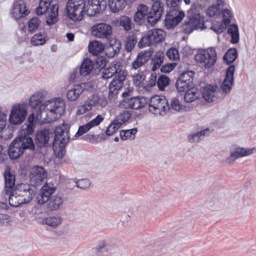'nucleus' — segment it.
I'll use <instances>...</instances> for the list:
<instances>
[{"label":"nucleus","instance_id":"nucleus-43","mask_svg":"<svg viewBox=\"0 0 256 256\" xmlns=\"http://www.w3.org/2000/svg\"><path fill=\"white\" fill-rule=\"evenodd\" d=\"M120 24L126 31L130 30L132 28V23L130 18L123 16L120 18Z\"/></svg>","mask_w":256,"mask_h":256},{"label":"nucleus","instance_id":"nucleus-1","mask_svg":"<svg viewBox=\"0 0 256 256\" xmlns=\"http://www.w3.org/2000/svg\"><path fill=\"white\" fill-rule=\"evenodd\" d=\"M104 0H68L66 6L68 18L73 22L82 20L86 13L92 16L105 10Z\"/></svg>","mask_w":256,"mask_h":256},{"label":"nucleus","instance_id":"nucleus-25","mask_svg":"<svg viewBox=\"0 0 256 256\" xmlns=\"http://www.w3.org/2000/svg\"><path fill=\"white\" fill-rule=\"evenodd\" d=\"M120 66H122L118 62H113L111 66L106 68L105 72H102V78L108 79L114 76V77H118V74H119L120 72H126L125 70H122L120 69Z\"/></svg>","mask_w":256,"mask_h":256},{"label":"nucleus","instance_id":"nucleus-20","mask_svg":"<svg viewBox=\"0 0 256 256\" xmlns=\"http://www.w3.org/2000/svg\"><path fill=\"white\" fill-rule=\"evenodd\" d=\"M53 136V134L48 129H42L38 132L35 136V143L38 148L48 146L50 136Z\"/></svg>","mask_w":256,"mask_h":256},{"label":"nucleus","instance_id":"nucleus-11","mask_svg":"<svg viewBox=\"0 0 256 256\" xmlns=\"http://www.w3.org/2000/svg\"><path fill=\"white\" fill-rule=\"evenodd\" d=\"M116 246L110 239L101 240L90 251V256H108L115 250Z\"/></svg>","mask_w":256,"mask_h":256},{"label":"nucleus","instance_id":"nucleus-32","mask_svg":"<svg viewBox=\"0 0 256 256\" xmlns=\"http://www.w3.org/2000/svg\"><path fill=\"white\" fill-rule=\"evenodd\" d=\"M93 62L90 59L84 60L80 68V74L82 76H86L90 74L93 69Z\"/></svg>","mask_w":256,"mask_h":256},{"label":"nucleus","instance_id":"nucleus-51","mask_svg":"<svg viewBox=\"0 0 256 256\" xmlns=\"http://www.w3.org/2000/svg\"><path fill=\"white\" fill-rule=\"evenodd\" d=\"M56 190V188L52 184L46 183L40 189V192L42 193V194L46 195L50 198L51 195L54 193Z\"/></svg>","mask_w":256,"mask_h":256},{"label":"nucleus","instance_id":"nucleus-24","mask_svg":"<svg viewBox=\"0 0 256 256\" xmlns=\"http://www.w3.org/2000/svg\"><path fill=\"white\" fill-rule=\"evenodd\" d=\"M87 84L86 83H81L75 85L74 88L68 90L66 94L68 99L70 101L76 100L86 89V86Z\"/></svg>","mask_w":256,"mask_h":256},{"label":"nucleus","instance_id":"nucleus-26","mask_svg":"<svg viewBox=\"0 0 256 256\" xmlns=\"http://www.w3.org/2000/svg\"><path fill=\"white\" fill-rule=\"evenodd\" d=\"M216 88L217 86L214 87L212 85H208L205 86L202 91L203 98L208 102L216 100Z\"/></svg>","mask_w":256,"mask_h":256},{"label":"nucleus","instance_id":"nucleus-8","mask_svg":"<svg viewBox=\"0 0 256 256\" xmlns=\"http://www.w3.org/2000/svg\"><path fill=\"white\" fill-rule=\"evenodd\" d=\"M52 0H40L39 6L36 9L38 15H42L48 13L46 22L48 26L56 24L58 20V5L54 4L50 6Z\"/></svg>","mask_w":256,"mask_h":256},{"label":"nucleus","instance_id":"nucleus-27","mask_svg":"<svg viewBox=\"0 0 256 256\" xmlns=\"http://www.w3.org/2000/svg\"><path fill=\"white\" fill-rule=\"evenodd\" d=\"M63 203L64 200L61 196L54 195L49 198L47 208L50 211L57 210L60 208Z\"/></svg>","mask_w":256,"mask_h":256},{"label":"nucleus","instance_id":"nucleus-21","mask_svg":"<svg viewBox=\"0 0 256 256\" xmlns=\"http://www.w3.org/2000/svg\"><path fill=\"white\" fill-rule=\"evenodd\" d=\"M29 13L26 4L21 0L14 2L11 12L12 16L15 20L19 19L28 15Z\"/></svg>","mask_w":256,"mask_h":256},{"label":"nucleus","instance_id":"nucleus-19","mask_svg":"<svg viewBox=\"0 0 256 256\" xmlns=\"http://www.w3.org/2000/svg\"><path fill=\"white\" fill-rule=\"evenodd\" d=\"M126 76V72H120L118 77H114L109 84V96L117 94L118 91L122 88L124 81Z\"/></svg>","mask_w":256,"mask_h":256},{"label":"nucleus","instance_id":"nucleus-56","mask_svg":"<svg viewBox=\"0 0 256 256\" xmlns=\"http://www.w3.org/2000/svg\"><path fill=\"white\" fill-rule=\"evenodd\" d=\"M222 12L223 16V20L222 22L228 26L232 18V15L230 11L226 8L223 10Z\"/></svg>","mask_w":256,"mask_h":256},{"label":"nucleus","instance_id":"nucleus-5","mask_svg":"<svg viewBox=\"0 0 256 256\" xmlns=\"http://www.w3.org/2000/svg\"><path fill=\"white\" fill-rule=\"evenodd\" d=\"M69 134L66 126L56 128L52 144L54 154L57 158H61L64 156L65 147L70 140Z\"/></svg>","mask_w":256,"mask_h":256},{"label":"nucleus","instance_id":"nucleus-49","mask_svg":"<svg viewBox=\"0 0 256 256\" xmlns=\"http://www.w3.org/2000/svg\"><path fill=\"white\" fill-rule=\"evenodd\" d=\"M223 1L224 0H218V4L209 6L206 12L207 16L212 17L217 14H219L220 13V2H223Z\"/></svg>","mask_w":256,"mask_h":256},{"label":"nucleus","instance_id":"nucleus-53","mask_svg":"<svg viewBox=\"0 0 256 256\" xmlns=\"http://www.w3.org/2000/svg\"><path fill=\"white\" fill-rule=\"evenodd\" d=\"M40 20L38 17L32 18L28 22V30L30 32H35L40 26Z\"/></svg>","mask_w":256,"mask_h":256},{"label":"nucleus","instance_id":"nucleus-18","mask_svg":"<svg viewBox=\"0 0 256 256\" xmlns=\"http://www.w3.org/2000/svg\"><path fill=\"white\" fill-rule=\"evenodd\" d=\"M234 70L235 66L233 64L227 68L225 78L220 87L223 94H227L230 92L234 81Z\"/></svg>","mask_w":256,"mask_h":256},{"label":"nucleus","instance_id":"nucleus-16","mask_svg":"<svg viewBox=\"0 0 256 256\" xmlns=\"http://www.w3.org/2000/svg\"><path fill=\"white\" fill-rule=\"evenodd\" d=\"M46 176V172L42 167L38 166H34L29 175L31 186L33 187L40 184Z\"/></svg>","mask_w":256,"mask_h":256},{"label":"nucleus","instance_id":"nucleus-34","mask_svg":"<svg viewBox=\"0 0 256 256\" xmlns=\"http://www.w3.org/2000/svg\"><path fill=\"white\" fill-rule=\"evenodd\" d=\"M34 116L33 114H30L26 123L22 126L24 134H26L30 135L34 132L35 128V124L34 122Z\"/></svg>","mask_w":256,"mask_h":256},{"label":"nucleus","instance_id":"nucleus-40","mask_svg":"<svg viewBox=\"0 0 256 256\" xmlns=\"http://www.w3.org/2000/svg\"><path fill=\"white\" fill-rule=\"evenodd\" d=\"M236 200L237 202L238 206L244 207L250 204L249 197L243 193H240L235 196Z\"/></svg>","mask_w":256,"mask_h":256},{"label":"nucleus","instance_id":"nucleus-38","mask_svg":"<svg viewBox=\"0 0 256 256\" xmlns=\"http://www.w3.org/2000/svg\"><path fill=\"white\" fill-rule=\"evenodd\" d=\"M210 130L208 128H206L199 132H197L188 136V140L190 142H198L202 137L208 136L210 134Z\"/></svg>","mask_w":256,"mask_h":256},{"label":"nucleus","instance_id":"nucleus-47","mask_svg":"<svg viewBox=\"0 0 256 256\" xmlns=\"http://www.w3.org/2000/svg\"><path fill=\"white\" fill-rule=\"evenodd\" d=\"M195 72L192 70L186 71L182 72L178 79L187 82L188 84H193L194 77Z\"/></svg>","mask_w":256,"mask_h":256},{"label":"nucleus","instance_id":"nucleus-46","mask_svg":"<svg viewBox=\"0 0 256 256\" xmlns=\"http://www.w3.org/2000/svg\"><path fill=\"white\" fill-rule=\"evenodd\" d=\"M170 80L169 78L165 75L162 74L159 76L157 80V86L159 90L163 91L164 88L169 85Z\"/></svg>","mask_w":256,"mask_h":256},{"label":"nucleus","instance_id":"nucleus-52","mask_svg":"<svg viewBox=\"0 0 256 256\" xmlns=\"http://www.w3.org/2000/svg\"><path fill=\"white\" fill-rule=\"evenodd\" d=\"M100 98L98 94H92L89 96L87 100H85L88 104L91 109L94 106H96L100 102Z\"/></svg>","mask_w":256,"mask_h":256},{"label":"nucleus","instance_id":"nucleus-60","mask_svg":"<svg viewBox=\"0 0 256 256\" xmlns=\"http://www.w3.org/2000/svg\"><path fill=\"white\" fill-rule=\"evenodd\" d=\"M145 74L144 72H141L134 76L133 81L136 84L139 85L145 80Z\"/></svg>","mask_w":256,"mask_h":256},{"label":"nucleus","instance_id":"nucleus-31","mask_svg":"<svg viewBox=\"0 0 256 256\" xmlns=\"http://www.w3.org/2000/svg\"><path fill=\"white\" fill-rule=\"evenodd\" d=\"M104 49L103 44L97 40L90 42L88 45L89 52L94 56H97L103 52Z\"/></svg>","mask_w":256,"mask_h":256},{"label":"nucleus","instance_id":"nucleus-44","mask_svg":"<svg viewBox=\"0 0 256 256\" xmlns=\"http://www.w3.org/2000/svg\"><path fill=\"white\" fill-rule=\"evenodd\" d=\"M137 42L136 36L134 35L128 36L126 40L124 48L127 52H130Z\"/></svg>","mask_w":256,"mask_h":256},{"label":"nucleus","instance_id":"nucleus-54","mask_svg":"<svg viewBox=\"0 0 256 256\" xmlns=\"http://www.w3.org/2000/svg\"><path fill=\"white\" fill-rule=\"evenodd\" d=\"M45 42L44 38L40 33L35 34L31 40V42L34 46L42 45Z\"/></svg>","mask_w":256,"mask_h":256},{"label":"nucleus","instance_id":"nucleus-45","mask_svg":"<svg viewBox=\"0 0 256 256\" xmlns=\"http://www.w3.org/2000/svg\"><path fill=\"white\" fill-rule=\"evenodd\" d=\"M168 12L172 14V16H174L176 23L178 24L182 21L185 16V14L180 8L178 10H170Z\"/></svg>","mask_w":256,"mask_h":256},{"label":"nucleus","instance_id":"nucleus-36","mask_svg":"<svg viewBox=\"0 0 256 256\" xmlns=\"http://www.w3.org/2000/svg\"><path fill=\"white\" fill-rule=\"evenodd\" d=\"M228 34L230 35V42L232 44H236L239 41L240 36L238 32V26L236 24L230 25L228 30Z\"/></svg>","mask_w":256,"mask_h":256},{"label":"nucleus","instance_id":"nucleus-33","mask_svg":"<svg viewBox=\"0 0 256 256\" xmlns=\"http://www.w3.org/2000/svg\"><path fill=\"white\" fill-rule=\"evenodd\" d=\"M164 56L163 52H158L152 57L151 58V64L152 65V71H155L161 66L164 61Z\"/></svg>","mask_w":256,"mask_h":256},{"label":"nucleus","instance_id":"nucleus-14","mask_svg":"<svg viewBox=\"0 0 256 256\" xmlns=\"http://www.w3.org/2000/svg\"><path fill=\"white\" fill-rule=\"evenodd\" d=\"M256 148H245L239 146L234 147L230 149V156L226 160V163L228 164H233L235 160L239 158L248 156L253 153Z\"/></svg>","mask_w":256,"mask_h":256},{"label":"nucleus","instance_id":"nucleus-37","mask_svg":"<svg viewBox=\"0 0 256 256\" xmlns=\"http://www.w3.org/2000/svg\"><path fill=\"white\" fill-rule=\"evenodd\" d=\"M62 218L58 216H48L42 220V224L52 227H56L62 223Z\"/></svg>","mask_w":256,"mask_h":256},{"label":"nucleus","instance_id":"nucleus-15","mask_svg":"<svg viewBox=\"0 0 256 256\" xmlns=\"http://www.w3.org/2000/svg\"><path fill=\"white\" fill-rule=\"evenodd\" d=\"M148 99L143 96H136L124 98L121 105L126 108L138 110L144 108L147 104Z\"/></svg>","mask_w":256,"mask_h":256},{"label":"nucleus","instance_id":"nucleus-57","mask_svg":"<svg viewBox=\"0 0 256 256\" xmlns=\"http://www.w3.org/2000/svg\"><path fill=\"white\" fill-rule=\"evenodd\" d=\"M91 110L92 109L89 106L88 104H87L86 101H84L82 104L78 106L76 114L78 115L82 114L90 110Z\"/></svg>","mask_w":256,"mask_h":256},{"label":"nucleus","instance_id":"nucleus-48","mask_svg":"<svg viewBox=\"0 0 256 256\" xmlns=\"http://www.w3.org/2000/svg\"><path fill=\"white\" fill-rule=\"evenodd\" d=\"M164 24L166 28L168 30L174 28L178 25V24L176 23L174 18V16H172V14H170L168 12H167Z\"/></svg>","mask_w":256,"mask_h":256},{"label":"nucleus","instance_id":"nucleus-9","mask_svg":"<svg viewBox=\"0 0 256 256\" xmlns=\"http://www.w3.org/2000/svg\"><path fill=\"white\" fill-rule=\"evenodd\" d=\"M166 32L160 29H154L148 31L138 42V46L142 48L146 46L155 44L162 42L164 38Z\"/></svg>","mask_w":256,"mask_h":256},{"label":"nucleus","instance_id":"nucleus-63","mask_svg":"<svg viewBox=\"0 0 256 256\" xmlns=\"http://www.w3.org/2000/svg\"><path fill=\"white\" fill-rule=\"evenodd\" d=\"M146 18V17L137 11L134 13V22L138 24H142Z\"/></svg>","mask_w":256,"mask_h":256},{"label":"nucleus","instance_id":"nucleus-23","mask_svg":"<svg viewBox=\"0 0 256 256\" xmlns=\"http://www.w3.org/2000/svg\"><path fill=\"white\" fill-rule=\"evenodd\" d=\"M120 40L113 38L105 44L104 51L108 57L112 58L120 52Z\"/></svg>","mask_w":256,"mask_h":256},{"label":"nucleus","instance_id":"nucleus-35","mask_svg":"<svg viewBox=\"0 0 256 256\" xmlns=\"http://www.w3.org/2000/svg\"><path fill=\"white\" fill-rule=\"evenodd\" d=\"M110 10L113 12H117L122 10L126 5L125 0H108Z\"/></svg>","mask_w":256,"mask_h":256},{"label":"nucleus","instance_id":"nucleus-61","mask_svg":"<svg viewBox=\"0 0 256 256\" xmlns=\"http://www.w3.org/2000/svg\"><path fill=\"white\" fill-rule=\"evenodd\" d=\"M76 186L78 188L81 189H86L90 186V182L88 179H81L76 182Z\"/></svg>","mask_w":256,"mask_h":256},{"label":"nucleus","instance_id":"nucleus-3","mask_svg":"<svg viewBox=\"0 0 256 256\" xmlns=\"http://www.w3.org/2000/svg\"><path fill=\"white\" fill-rule=\"evenodd\" d=\"M35 145L32 138L28 136H20L14 139L10 144L8 153L10 158L16 160L22 155L25 150L33 152Z\"/></svg>","mask_w":256,"mask_h":256},{"label":"nucleus","instance_id":"nucleus-12","mask_svg":"<svg viewBox=\"0 0 256 256\" xmlns=\"http://www.w3.org/2000/svg\"><path fill=\"white\" fill-rule=\"evenodd\" d=\"M196 62L206 68L212 67L217 60V52L214 47L209 48L204 53H199L195 56Z\"/></svg>","mask_w":256,"mask_h":256},{"label":"nucleus","instance_id":"nucleus-62","mask_svg":"<svg viewBox=\"0 0 256 256\" xmlns=\"http://www.w3.org/2000/svg\"><path fill=\"white\" fill-rule=\"evenodd\" d=\"M90 128H91L88 124L80 126L76 134L74 137H78L82 136V134L86 133Z\"/></svg>","mask_w":256,"mask_h":256},{"label":"nucleus","instance_id":"nucleus-10","mask_svg":"<svg viewBox=\"0 0 256 256\" xmlns=\"http://www.w3.org/2000/svg\"><path fill=\"white\" fill-rule=\"evenodd\" d=\"M149 110L154 114L163 116L166 112L170 110L168 100L164 96L155 95L152 96L148 102Z\"/></svg>","mask_w":256,"mask_h":256},{"label":"nucleus","instance_id":"nucleus-13","mask_svg":"<svg viewBox=\"0 0 256 256\" xmlns=\"http://www.w3.org/2000/svg\"><path fill=\"white\" fill-rule=\"evenodd\" d=\"M26 114V105L16 104L12 106L10 110L9 122L14 125L21 124L25 120Z\"/></svg>","mask_w":256,"mask_h":256},{"label":"nucleus","instance_id":"nucleus-2","mask_svg":"<svg viewBox=\"0 0 256 256\" xmlns=\"http://www.w3.org/2000/svg\"><path fill=\"white\" fill-rule=\"evenodd\" d=\"M35 188L28 184H20L10 190L8 196L9 204L13 207H18L28 203L35 193Z\"/></svg>","mask_w":256,"mask_h":256},{"label":"nucleus","instance_id":"nucleus-59","mask_svg":"<svg viewBox=\"0 0 256 256\" xmlns=\"http://www.w3.org/2000/svg\"><path fill=\"white\" fill-rule=\"evenodd\" d=\"M104 118L102 116L98 114L96 118L91 120L88 123H87L90 128L94 126H97L100 124V123L103 121Z\"/></svg>","mask_w":256,"mask_h":256},{"label":"nucleus","instance_id":"nucleus-55","mask_svg":"<svg viewBox=\"0 0 256 256\" xmlns=\"http://www.w3.org/2000/svg\"><path fill=\"white\" fill-rule=\"evenodd\" d=\"M182 0H166V4L170 10H178L180 8Z\"/></svg>","mask_w":256,"mask_h":256},{"label":"nucleus","instance_id":"nucleus-4","mask_svg":"<svg viewBox=\"0 0 256 256\" xmlns=\"http://www.w3.org/2000/svg\"><path fill=\"white\" fill-rule=\"evenodd\" d=\"M210 22L204 20V17L197 12L196 8H191L187 12L186 18L182 24L185 33L190 34L196 29L204 30L208 28Z\"/></svg>","mask_w":256,"mask_h":256},{"label":"nucleus","instance_id":"nucleus-50","mask_svg":"<svg viewBox=\"0 0 256 256\" xmlns=\"http://www.w3.org/2000/svg\"><path fill=\"white\" fill-rule=\"evenodd\" d=\"M208 25L209 26L208 27L210 26V28L213 30L217 34H220L223 32L228 26V25L224 24L222 22H221L220 23H218L217 24H213L212 25L210 23L208 24Z\"/></svg>","mask_w":256,"mask_h":256},{"label":"nucleus","instance_id":"nucleus-29","mask_svg":"<svg viewBox=\"0 0 256 256\" xmlns=\"http://www.w3.org/2000/svg\"><path fill=\"white\" fill-rule=\"evenodd\" d=\"M184 92V100L186 102H192L200 98L199 92L194 86L189 88Z\"/></svg>","mask_w":256,"mask_h":256},{"label":"nucleus","instance_id":"nucleus-6","mask_svg":"<svg viewBox=\"0 0 256 256\" xmlns=\"http://www.w3.org/2000/svg\"><path fill=\"white\" fill-rule=\"evenodd\" d=\"M136 11L146 18L148 24L153 26L160 20L164 14V4L159 0L154 2L149 12L147 6L140 4L138 6Z\"/></svg>","mask_w":256,"mask_h":256},{"label":"nucleus","instance_id":"nucleus-39","mask_svg":"<svg viewBox=\"0 0 256 256\" xmlns=\"http://www.w3.org/2000/svg\"><path fill=\"white\" fill-rule=\"evenodd\" d=\"M238 56V52L236 48H230L224 56V60L228 64L232 63Z\"/></svg>","mask_w":256,"mask_h":256},{"label":"nucleus","instance_id":"nucleus-41","mask_svg":"<svg viewBox=\"0 0 256 256\" xmlns=\"http://www.w3.org/2000/svg\"><path fill=\"white\" fill-rule=\"evenodd\" d=\"M137 132V128H134L130 130H122L120 133V136L122 140H126L128 138L134 140L135 134Z\"/></svg>","mask_w":256,"mask_h":256},{"label":"nucleus","instance_id":"nucleus-22","mask_svg":"<svg viewBox=\"0 0 256 256\" xmlns=\"http://www.w3.org/2000/svg\"><path fill=\"white\" fill-rule=\"evenodd\" d=\"M152 52L144 50L139 52L136 59L132 62V69L137 70L143 67L152 55Z\"/></svg>","mask_w":256,"mask_h":256},{"label":"nucleus","instance_id":"nucleus-30","mask_svg":"<svg viewBox=\"0 0 256 256\" xmlns=\"http://www.w3.org/2000/svg\"><path fill=\"white\" fill-rule=\"evenodd\" d=\"M4 176L5 178V193L6 195H8L14 184L15 178L9 171H6Z\"/></svg>","mask_w":256,"mask_h":256},{"label":"nucleus","instance_id":"nucleus-7","mask_svg":"<svg viewBox=\"0 0 256 256\" xmlns=\"http://www.w3.org/2000/svg\"><path fill=\"white\" fill-rule=\"evenodd\" d=\"M43 106L46 112V119L48 123L58 119L65 110L64 102L60 98L46 101Z\"/></svg>","mask_w":256,"mask_h":256},{"label":"nucleus","instance_id":"nucleus-58","mask_svg":"<svg viewBox=\"0 0 256 256\" xmlns=\"http://www.w3.org/2000/svg\"><path fill=\"white\" fill-rule=\"evenodd\" d=\"M166 56L172 60H176L179 58L178 52L175 48H170L166 52Z\"/></svg>","mask_w":256,"mask_h":256},{"label":"nucleus","instance_id":"nucleus-17","mask_svg":"<svg viewBox=\"0 0 256 256\" xmlns=\"http://www.w3.org/2000/svg\"><path fill=\"white\" fill-rule=\"evenodd\" d=\"M112 32V28L110 24L100 23L94 26L92 28V36L99 38H108Z\"/></svg>","mask_w":256,"mask_h":256},{"label":"nucleus","instance_id":"nucleus-64","mask_svg":"<svg viewBox=\"0 0 256 256\" xmlns=\"http://www.w3.org/2000/svg\"><path fill=\"white\" fill-rule=\"evenodd\" d=\"M176 64H168L162 66L161 67L160 71L164 73H168L172 72L175 68Z\"/></svg>","mask_w":256,"mask_h":256},{"label":"nucleus","instance_id":"nucleus-28","mask_svg":"<svg viewBox=\"0 0 256 256\" xmlns=\"http://www.w3.org/2000/svg\"><path fill=\"white\" fill-rule=\"evenodd\" d=\"M44 92H38L33 94L30 99L29 104L34 108H38L41 106V104L44 100Z\"/></svg>","mask_w":256,"mask_h":256},{"label":"nucleus","instance_id":"nucleus-42","mask_svg":"<svg viewBox=\"0 0 256 256\" xmlns=\"http://www.w3.org/2000/svg\"><path fill=\"white\" fill-rule=\"evenodd\" d=\"M176 88L179 93L184 92L189 88L194 86V84H188L187 82L178 79L176 83Z\"/></svg>","mask_w":256,"mask_h":256}]
</instances>
